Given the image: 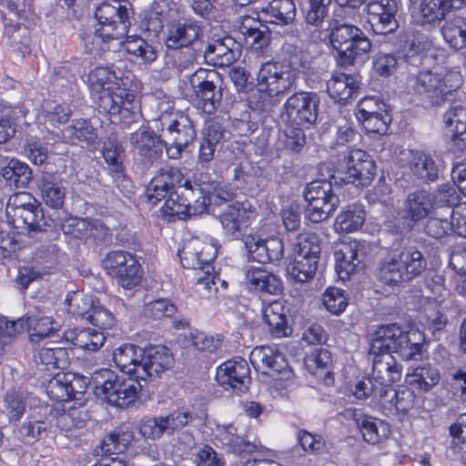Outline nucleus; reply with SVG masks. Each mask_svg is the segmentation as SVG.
<instances>
[{"label": "nucleus", "instance_id": "nucleus-1", "mask_svg": "<svg viewBox=\"0 0 466 466\" xmlns=\"http://www.w3.org/2000/svg\"><path fill=\"white\" fill-rule=\"evenodd\" d=\"M404 339L403 331L397 324L380 326L373 334L369 351L373 356L371 378L379 388L380 398L393 403L397 413L403 417L408 411L407 389L391 388V384L401 377V366L391 353H399Z\"/></svg>", "mask_w": 466, "mask_h": 466}, {"label": "nucleus", "instance_id": "nucleus-2", "mask_svg": "<svg viewBox=\"0 0 466 466\" xmlns=\"http://www.w3.org/2000/svg\"><path fill=\"white\" fill-rule=\"evenodd\" d=\"M161 105L158 106L161 113L156 119L157 122H159L160 128L157 127V129L161 132L168 147L167 148V157L178 159L183 151L196 140V126L188 115L175 110L168 100L163 106Z\"/></svg>", "mask_w": 466, "mask_h": 466}, {"label": "nucleus", "instance_id": "nucleus-3", "mask_svg": "<svg viewBox=\"0 0 466 466\" xmlns=\"http://www.w3.org/2000/svg\"><path fill=\"white\" fill-rule=\"evenodd\" d=\"M93 391L96 399L111 406L128 407L138 399L141 390L139 378L117 374L109 369H101L94 372Z\"/></svg>", "mask_w": 466, "mask_h": 466}, {"label": "nucleus", "instance_id": "nucleus-4", "mask_svg": "<svg viewBox=\"0 0 466 466\" xmlns=\"http://www.w3.org/2000/svg\"><path fill=\"white\" fill-rule=\"evenodd\" d=\"M300 71L291 62L268 61L261 64L257 73V86L260 94L269 97L284 96L296 88Z\"/></svg>", "mask_w": 466, "mask_h": 466}, {"label": "nucleus", "instance_id": "nucleus-5", "mask_svg": "<svg viewBox=\"0 0 466 466\" xmlns=\"http://www.w3.org/2000/svg\"><path fill=\"white\" fill-rule=\"evenodd\" d=\"M134 15L132 5L127 0H105L96 9L99 28L96 35L105 42L126 35Z\"/></svg>", "mask_w": 466, "mask_h": 466}, {"label": "nucleus", "instance_id": "nucleus-6", "mask_svg": "<svg viewBox=\"0 0 466 466\" xmlns=\"http://www.w3.org/2000/svg\"><path fill=\"white\" fill-rule=\"evenodd\" d=\"M195 106L207 115L214 114L223 99V77L215 69L199 67L187 77Z\"/></svg>", "mask_w": 466, "mask_h": 466}, {"label": "nucleus", "instance_id": "nucleus-7", "mask_svg": "<svg viewBox=\"0 0 466 466\" xmlns=\"http://www.w3.org/2000/svg\"><path fill=\"white\" fill-rule=\"evenodd\" d=\"M208 188L202 184L193 185L191 181L185 180L179 187V194L177 198H172L165 200L162 211L165 216L177 217L198 216L211 211V202Z\"/></svg>", "mask_w": 466, "mask_h": 466}, {"label": "nucleus", "instance_id": "nucleus-8", "mask_svg": "<svg viewBox=\"0 0 466 466\" xmlns=\"http://www.w3.org/2000/svg\"><path fill=\"white\" fill-rule=\"evenodd\" d=\"M5 217L8 224L21 230L41 231L46 225L39 203L25 191L15 192L9 196L5 207Z\"/></svg>", "mask_w": 466, "mask_h": 466}, {"label": "nucleus", "instance_id": "nucleus-9", "mask_svg": "<svg viewBox=\"0 0 466 466\" xmlns=\"http://www.w3.org/2000/svg\"><path fill=\"white\" fill-rule=\"evenodd\" d=\"M462 85V76L457 71L445 75L433 74L431 70H420L416 74L413 85L415 92L426 96L432 106H440L456 92Z\"/></svg>", "mask_w": 466, "mask_h": 466}, {"label": "nucleus", "instance_id": "nucleus-10", "mask_svg": "<svg viewBox=\"0 0 466 466\" xmlns=\"http://www.w3.org/2000/svg\"><path fill=\"white\" fill-rule=\"evenodd\" d=\"M97 107L100 112L108 114L112 122L125 118L136 121L138 117V101L135 91L112 85L103 88L96 98Z\"/></svg>", "mask_w": 466, "mask_h": 466}, {"label": "nucleus", "instance_id": "nucleus-11", "mask_svg": "<svg viewBox=\"0 0 466 466\" xmlns=\"http://www.w3.org/2000/svg\"><path fill=\"white\" fill-rule=\"evenodd\" d=\"M202 35L201 25L192 18L170 19L166 25L165 46L168 50L181 51L186 49L187 59L179 64L187 67L195 59V49L192 47Z\"/></svg>", "mask_w": 466, "mask_h": 466}, {"label": "nucleus", "instance_id": "nucleus-12", "mask_svg": "<svg viewBox=\"0 0 466 466\" xmlns=\"http://www.w3.org/2000/svg\"><path fill=\"white\" fill-rule=\"evenodd\" d=\"M303 196L308 203L305 217L312 223H319L329 218L339 204L332 183L325 179L307 184Z\"/></svg>", "mask_w": 466, "mask_h": 466}, {"label": "nucleus", "instance_id": "nucleus-13", "mask_svg": "<svg viewBox=\"0 0 466 466\" xmlns=\"http://www.w3.org/2000/svg\"><path fill=\"white\" fill-rule=\"evenodd\" d=\"M340 180L356 187L369 186L376 175V163L366 151L359 148L348 150L340 162Z\"/></svg>", "mask_w": 466, "mask_h": 466}, {"label": "nucleus", "instance_id": "nucleus-14", "mask_svg": "<svg viewBox=\"0 0 466 466\" xmlns=\"http://www.w3.org/2000/svg\"><path fill=\"white\" fill-rule=\"evenodd\" d=\"M411 292V303L413 309L417 312L413 316L415 319L432 331L440 330L446 324L447 319L440 309L439 302L429 296L431 292L429 281L425 279L420 289H412Z\"/></svg>", "mask_w": 466, "mask_h": 466}, {"label": "nucleus", "instance_id": "nucleus-15", "mask_svg": "<svg viewBox=\"0 0 466 466\" xmlns=\"http://www.w3.org/2000/svg\"><path fill=\"white\" fill-rule=\"evenodd\" d=\"M224 233L231 238L241 237L250 225L255 216L252 205L246 202L235 201L228 204L221 210L216 212Z\"/></svg>", "mask_w": 466, "mask_h": 466}, {"label": "nucleus", "instance_id": "nucleus-16", "mask_svg": "<svg viewBox=\"0 0 466 466\" xmlns=\"http://www.w3.org/2000/svg\"><path fill=\"white\" fill-rule=\"evenodd\" d=\"M184 175L177 167H165L157 170L155 177L150 180L147 196L148 200L157 204L162 199L177 198L179 194V187H182Z\"/></svg>", "mask_w": 466, "mask_h": 466}, {"label": "nucleus", "instance_id": "nucleus-17", "mask_svg": "<svg viewBox=\"0 0 466 466\" xmlns=\"http://www.w3.org/2000/svg\"><path fill=\"white\" fill-rule=\"evenodd\" d=\"M216 380L226 390L244 393L251 383L249 366L242 358L228 360L218 367Z\"/></svg>", "mask_w": 466, "mask_h": 466}, {"label": "nucleus", "instance_id": "nucleus-18", "mask_svg": "<svg viewBox=\"0 0 466 466\" xmlns=\"http://www.w3.org/2000/svg\"><path fill=\"white\" fill-rule=\"evenodd\" d=\"M319 102L318 93L299 91L286 100L284 108L289 118L298 125H312L318 119Z\"/></svg>", "mask_w": 466, "mask_h": 466}, {"label": "nucleus", "instance_id": "nucleus-19", "mask_svg": "<svg viewBox=\"0 0 466 466\" xmlns=\"http://www.w3.org/2000/svg\"><path fill=\"white\" fill-rule=\"evenodd\" d=\"M162 134L153 130L138 129L131 134L130 143L142 161L145 168H149L162 157L163 149L168 147Z\"/></svg>", "mask_w": 466, "mask_h": 466}, {"label": "nucleus", "instance_id": "nucleus-20", "mask_svg": "<svg viewBox=\"0 0 466 466\" xmlns=\"http://www.w3.org/2000/svg\"><path fill=\"white\" fill-rule=\"evenodd\" d=\"M368 23L376 35H388L397 30L395 18L398 10L395 0H380L367 4Z\"/></svg>", "mask_w": 466, "mask_h": 466}, {"label": "nucleus", "instance_id": "nucleus-21", "mask_svg": "<svg viewBox=\"0 0 466 466\" xmlns=\"http://www.w3.org/2000/svg\"><path fill=\"white\" fill-rule=\"evenodd\" d=\"M173 360V355L166 346L149 345L143 348V361L137 368V378L142 380L156 378L159 373L168 370Z\"/></svg>", "mask_w": 466, "mask_h": 466}, {"label": "nucleus", "instance_id": "nucleus-22", "mask_svg": "<svg viewBox=\"0 0 466 466\" xmlns=\"http://www.w3.org/2000/svg\"><path fill=\"white\" fill-rule=\"evenodd\" d=\"M365 257V248L362 244L357 241L342 244L335 252L336 270L339 278L349 279L351 274L363 268Z\"/></svg>", "mask_w": 466, "mask_h": 466}, {"label": "nucleus", "instance_id": "nucleus-23", "mask_svg": "<svg viewBox=\"0 0 466 466\" xmlns=\"http://www.w3.org/2000/svg\"><path fill=\"white\" fill-rule=\"evenodd\" d=\"M247 287L262 295H280L283 291V282L275 274L259 267H247L245 269Z\"/></svg>", "mask_w": 466, "mask_h": 466}, {"label": "nucleus", "instance_id": "nucleus-24", "mask_svg": "<svg viewBox=\"0 0 466 466\" xmlns=\"http://www.w3.org/2000/svg\"><path fill=\"white\" fill-rule=\"evenodd\" d=\"M236 46L237 42L231 36L213 39L205 48V60L215 66H229L238 56Z\"/></svg>", "mask_w": 466, "mask_h": 466}, {"label": "nucleus", "instance_id": "nucleus-25", "mask_svg": "<svg viewBox=\"0 0 466 466\" xmlns=\"http://www.w3.org/2000/svg\"><path fill=\"white\" fill-rule=\"evenodd\" d=\"M407 43L408 36L403 35L392 54L378 53L373 60L374 71L381 76H389L399 68L406 67L408 64Z\"/></svg>", "mask_w": 466, "mask_h": 466}, {"label": "nucleus", "instance_id": "nucleus-26", "mask_svg": "<svg viewBox=\"0 0 466 466\" xmlns=\"http://www.w3.org/2000/svg\"><path fill=\"white\" fill-rule=\"evenodd\" d=\"M326 86L329 96L336 102L345 105L358 96L360 80L354 75L335 73Z\"/></svg>", "mask_w": 466, "mask_h": 466}, {"label": "nucleus", "instance_id": "nucleus-27", "mask_svg": "<svg viewBox=\"0 0 466 466\" xmlns=\"http://www.w3.org/2000/svg\"><path fill=\"white\" fill-rule=\"evenodd\" d=\"M435 160L420 151H410V181L419 185L429 184L439 177Z\"/></svg>", "mask_w": 466, "mask_h": 466}, {"label": "nucleus", "instance_id": "nucleus-28", "mask_svg": "<svg viewBox=\"0 0 466 466\" xmlns=\"http://www.w3.org/2000/svg\"><path fill=\"white\" fill-rule=\"evenodd\" d=\"M445 134L450 137L453 147L460 151L466 150V109L458 105L451 106L443 116Z\"/></svg>", "mask_w": 466, "mask_h": 466}, {"label": "nucleus", "instance_id": "nucleus-29", "mask_svg": "<svg viewBox=\"0 0 466 466\" xmlns=\"http://www.w3.org/2000/svg\"><path fill=\"white\" fill-rule=\"evenodd\" d=\"M249 357L255 369H260L270 376L280 373L288 365L284 355L269 346L256 347Z\"/></svg>", "mask_w": 466, "mask_h": 466}, {"label": "nucleus", "instance_id": "nucleus-30", "mask_svg": "<svg viewBox=\"0 0 466 466\" xmlns=\"http://www.w3.org/2000/svg\"><path fill=\"white\" fill-rule=\"evenodd\" d=\"M365 441L370 444L379 443L390 433V427L383 420L369 416L360 410H354L351 414Z\"/></svg>", "mask_w": 466, "mask_h": 466}, {"label": "nucleus", "instance_id": "nucleus-31", "mask_svg": "<svg viewBox=\"0 0 466 466\" xmlns=\"http://www.w3.org/2000/svg\"><path fill=\"white\" fill-rule=\"evenodd\" d=\"M408 273V253L400 251L382 262L378 268V278L381 283L390 287H398L404 281Z\"/></svg>", "mask_w": 466, "mask_h": 466}, {"label": "nucleus", "instance_id": "nucleus-32", "mask_svg": "<svg viewBox=\"0 0 466 466\" xmlns=\"http://www.w3.org/2000/svg\"><path fill=\"white\" fill-rule=\"evenodd\" d=\"M259 15L266 23L287 25L296 16V5L293 0H271L261 7Z\"/></svg>", "mask_w": 466, "mask_h": 466}, {"label": "nucleus", "instance_id": "nucleus-33", "mask_svg": "<svg viewBox=\"0 0 466 466\" xmlns=\"http://www.w3.org/2000/svg\"><path fill=\"white\" fill-rule=\"evenodd\" d=\"M34 360L39 372L53 374L56 369H65L69 363V353L64 347L42 348L35 355Z\"/></svg>", "mask_w": 466, "mask_h": 466}, {"label": "nucleus", "instance_id": "nucleus-34", "mask_svg": "<svg viewBox=\"0 0 466 466\" xmlns=\"http://www.w3.org/2000/svg\"><path fill=\"white\" fill-rule=\"evenodd\" d=\"M113 360L124 374L137 378V368L143 361V348L135 344H124L113 351Z\"/></svg>", "mask_w": 466, "mask_h": 466}, {"label": "nucleus", "instance_id": "nucleus-35", "mask_svg": "<svg viewBox=\"0 0 466 466\" xmlns=\"http://www.w3.org/2000/svg\"><path fill=\"white\" fill-rule=\"evenodd\" d=\"M262 318L274 337H286L291 332L288 325L286 308L281 301L274 300L265 306Z\"/></svg>", "mask_w": 466, "mask_h": 466}, {"label": "nucleus", "instance_id": "nucleus-36", "mask_svg": "<svg viewBox=\"0 0 466 466\" xmlns=\"http://www.w3.org/2000/svg\"><path fill=\"white\" fill-rule=\"evenodd\" d=\"M26 331L33 342L53 336L59 330V324L52 317L46 316L41 312H28L25 316Z\"/></svg>", "mask_w": 466, "mask_h": 466}, {"label": "nucleus", "instance_id": "nucleus-37", "mask_svg": "<svg viewBox=\"0 0 466 466\" xmlns=\"http://www.w3.org/2000/svg\"><path fill=\"white\" fill-rule=\"evenodd\" d=\"M371 41L366 34L359 27L358 34L355 33L350 40L339 50L338 55L342 66H352L360 56L367 55L371 49Z\"/></svg>", "mask_w": 466, "mask_h": 466}, {"label": "nucleus", "instance_id": "nucleus-38", "mask_svg": "<svg viewBox=\"0 0 466 466\" xmlns=\"http://www.w3.org/2000/svg\"><path fill=\"white\" fill-rule=\"evenodd\" d=\"M224 136L225 129L219 122L210 120L207 123L206 127L202 131V137L199 142V161L209 162L213 159L215 150L224 138Z\"/></svg>", "mask_w": 466, "mask_h": 466}, {"label": "nucleus", "instance_id": "nucleus-39", "mask_svg": "<svg viewBox=\"0 0 466 466\" xmlns=\"http://www.w3.org/2000/svg\"><path fill=\"white\" fill-rule=\"evenodd\" d=\"M434 208L433 199L429 190L422 187L410 193V229L420 226Z\"/></svg>", "mask_w": 466, "mask_h": 466}, {"label": "nucleus", "instance_id": "nucleus-40", "mask_svg": "<svg viewBox=\"0 0 466 466\" xmlns=\"http://www.w3.org/2000/svg\"><path fill=\"white\" fill-rule=\"evenodd\" d=\"M37 187L46 205L55 209H59L63 207L66 190L54 175L43 174L37 179Z\"/></svg>", "mask_w": 466, "mask_h": 466}, {"label": "nucleus", "instance_id": "nucleus-41", "mask_svg": "<svg viewBox=\"0 0 466 466\" xmlns=\"http://www.w3.org/2000/svg\"><path fill=\"white\" fill-rule=\"evenodd\" d=\"M121 42L124 50L140 64L150 65L157 58L156 47L137 35H124Z\"/></svg>", "mask_w": 466, "mask_h": 466}, {"label": "nucleus", "instance_id": "nucleus-42", "mask_svg": "<svg viewBox=\"0 0 466 466\" xmlns=\"http://www.w3.org/2000/svg\"><path fill=\"white\" fill-rule=\"evenodd\" d=\"M63 138L70 144L85 143L94 145L97 139V129L88 119L79 118L62 130Z\"/></svg>", "mask_w": 466, "mask_h": 466}, {"label": "nucleus", "instance_id": "nucleus-43", "mask_svg": "<svg viewBox=\"0 0 466 466\" xmlns=\"http://www.w3.org/2000/svg\"><path fill=\"white\" fill-rule=\"evenodd\" d=\"M0 175L9 187L25 188L32 179V170L29 166L16 158L9 159L1 167Z\"/></svg>", "mask_w": 466, "mask_h": 466}, {"label": "nucleus", "instance_id": "nucleus-44", "mask_svg": "<svg viewBox=\"0 0 466 466\" xmlns=\"http://www.w3.org/2000/svg\"><path fill=\"white\" fill-rule=\"evenodd\" d=\"M436 58V50L429 37L420 33L413 35L410 43V66L431 65Z\"/></svg>", "mask_w": 466, "mask_h": 466}, {"label": "nucleus", "instance_id": "nucleus-45", "mask_svg": "<svg viewBox=\"0 0 466 466\" xmlns=\"http://www.w3.org/2000/svg\"><path fill=\"white\" fill-rule=\"evenodd\" d=\"M293 251L294 259L293 262L287 267L288 275L292 279L301 283L312 279L319 268V261H315L314 264L309 268L307 265H309L308 262H310L309 259L311 260V252Z\"/></svg>", "mask_w": 466, "mask_h": 466}, {"label": "nucleus", "instance_id": "nucleus-46", "mask_svg": "<svg viewBox=\"0 0 466 466\" xmlns=\"http://www.w3.org/2000/svg\"><path fill=\"white\" fill-rule=\"evenodd\" d=\"M365 221V210L360 204H352L336 218L335 229L339 232H353L360 228Z\"/></svg>", "mask_w": 466, "mask_h": 466}, {"label": "nucleus", "instance_id": "nucleus-47", "mask_svg": "<svg viewBox=\"0 0 466 466\" xmlns=\"http://www.w3.org/2000/svg\"><path fill=\"white\" fill-rule=\"evenodd\" d=\"M445 41L453 48L466 46V21L461 16H455L447 21L441 28Z\"/></svg>", "mask_w": 466, "mask_h": 466}, {"label": "nucleus", "instance_id": "nucleus-48", "mask_svg": "<svg viewBox=\"0 0 466 466\" xmlns=\"http://www.w3.org/2000/svg\"><path fill=\"white\" fill-rule=\"evenodd\" d=\"M96 303L92 296L78 290L68 293L66 299L68 313L86 320Z\"/></svg>", "mask_w": 466, "mask_h": 466}, {"label": "nucleus", "instance_id": "nucleus-49", "mask_svg": "<svg viewBox=\"0 0 466 466\" xmlns=\"http://www.w3.org/2000/svg\"><path fill=\"white\" fill-rule=\"evenodd\" d=\"M410 369H413L412 373L410 374V385L412 387L427 391L439 381L438 371L429 364H422L414 368L413 365L410 364Z\"/></svg>", "mask_w": 466, "mask_h": 466}, {"label": "nucleus", "instance_id": "nucleus-50", "mask_svg": "<svg viewBox=\"0 0 466 466\" xmlns=\"http://www.w3.org/2000/svg\"><path fill=\"white\" fill-rule=\"evenodd\" d=\"M329 41L332 47L339 52V49L347 43L350 36L355 33L358 34L359 27L352 24L341 22L334 19L329 23Z\"/></svg>", "mask_w": 466, "mask_h": 466}, {"label": "nucleus", "instance_id": "nucleus-51", "mask_svg": "<svg viewBox=\"0 0 466 466\" xmlns=\"http://www.w3.org/2000/svg\"><path fill=\"white\" fill-rule=\"evenodd\" d=\"M178 256L182 266L188 269H205L206 267L209 268V262L213 259V257L206 256L204 248L198 250L197 248L192 247L190 244L178 250Z\"/></svg>", "mask_w": 466, "mask_h": 466}, {"label": "nucleus", "instance_id": "nucleus-52", "mask_svg": "<svg viewBox=\"0 0 466 466\" xmlns=\"http://www.w3.org/2000/svg\"><path fill=\"white\" fill-rule=\"evenodd\" d=\"M212 187L208 185V194L211 202V212L216 214V212L221 210L228 204L234 203L233 201L236 191L234 188L228 185L221 184L217 182L215 185H211Z\"/></svg>", "mask_w": 466, "mask_h": 466}, {"label": "nucleus", "instance_id": "nucleus-53", "mask_svg": "<svg viewBox=\"0 0 466 466\" xmlns=\"http://www.w3.org/2000/svg\"><path fill=\"white\" fill-rule=\"evenodd\" d=\"M448 12L444 6V0H422L419 7L420 17L416 19L422 24H431L442 20Z\"/></svg>", "mask_w": 466, "mask_h": 466}, {"label": "nucleus", "instance_id": "nucleus-54", "mask_svg": "<svg viewBox=\"0 0 466 466\" xmlns=\"http://www.w3.org/2000/svg\"><path fill=\"white\" fill-rule=\"evenodd\" d=\"M253 23L254 25L248 26L243 24L240 27L246 42L249 43L250 46H255L257 49L268 46L271 39L270 30L265 25H256V22Z\"/></svg>", "mask_w": 466, "mask_h": 466}, {"label": "nucleus", "instance_id": "nucleus-55", "mask_svg": "<svg viewBox=\"0 0 466 466\" xmlns=\"http://www.w3.org/2000/svg\"><path fill=\"white\" fill-rule=\"evenodd\" d=\"M434 208L437 210L439 208H447V216L450 210L455 209L461 200L460 194L456 185L443 184L440 186L432 197Z\"/></svg>", "mask_w": 466, "mask_h": 466}, {"label": "nucleus", "instance_id": "nucleus-56", "mask_svg": "<svg viewBox=\"0 0 466 466\" xmlns=\"http://www.w3.org/2000/svg\"><path fill=\"white\" fill-rule=\"evenodd\" d=\"M321 239L316 233H302L298 236L293 250L311 252V260L307 265L310 268L315 261L320 260Z\"/></svg>", "mask_w": 466, "mask_h": 466}, {"label": "nucleus", "instance_id": "nucleus-57", "mask_svg": "<svg viewBox=\"0 0 466 466\" xmlns=\"http://www.w3.org/2000/svg\"><path fill=\"white\" fill-rule=\"evenodd\" d=\"M322 300L326 309L333 315L341 314L349 304L346 291L337 287H329L323 294Z\"/></svg>", "mask_w": 466, "mask_h": 466}, {"label": "nucleus", "instance_id": "nucleus-58", "mask_svg": "<svg viewBox=\"0 0 466 466\" xmlns=\"http://www.w3.org/2000/svg\"><path fill=\"white\" fill-rule=\"evenodd\" d=\"M122 151V146L116 140L108 139L104 143L102 151L103 157L106 162L111 167L110 171L117 178L124 176V167L120 160Z\"/></svg>", "mask_w": 466, "mask_h": 466}, {"label": "nucleus", "instance_id": "nucleus-59", "mask_svg": "<svg viewBox=\"0 0 466 466\" xmlns=\"http://www.w3.org/2000/svg\"><path fill=\"white\" fill-rule=\"evenodd\" d=\"M46 394L58 402L70 400L67 373L57 372L52 376L46 385Z\"/></svg>", "mask_w": 466, "mask_h": 466}, {"label": "nucleus", "instance_id": "nucleus-60", "mask_svg": "<svg viewBox=\"0 0 466 466\" xmlns=\"http://www.w3.org/2000/svg\"><path fill=\"white\" fill-rule=\"evenodd\" d=\"M422 231L432 238L441 239L451 233L452 225H451V219L441 218L438 211L435 210L433 216L428 218L426 223H423Z\"/></svg>", "mask_w": 466, "mask_h": 466}, {"label": "nucleus", "instance_id": "nucleus-61", "mask_svg": "<svg viewBox=\"0 0 466 466\" xmlns=\"http://www.w3.org/2000/svg\"><path fill=\"white\" fill-rule=\"evenodd\" d=\"M117 283L124 289H132L141 281L140 265L135 258H128L127 264L122 268V272L114 275Z\"/></svg>", "mask_w": 466, "mask_h": 466}, {"label": "nucleus", "instance_id": "nucleus-62", "mask_svg": "<svg viewBox=\"0 0 466 466\" xmlns=\"http://www.w3.org/2000/svg\"><path fill=\"white\" fill-rule=\"evenodd\" d=\"M86 414L78 409H70L56 417V426L63 431L82 429L86 426Z\"/></svg>", "mask_w": 466, "mask_h": 466}, {"label": "nucleus", "instance_id": "nucleus-63", "mask_svg": "<svg viewBox=\"0 0 466 466\" xmlns=\"http://www.w3.org/2000/svg\"><path fill=\"white\" fill-rule=\"evenodd\" d=\"M197 418V414L187 409L173 410L167 416H163L167 434H173L174 431L183 429L190 424Z\"/></svg>", "mask_w": 466, "mask_h": 466}, {"label": "nucleus", "instance_id": "nucleus-64", "mask_svg": "<svg viewBox=\"0 0 466 466\" xmlns=\"http://www.w3.org/2000/svg\"><path fill=\"white\" fill-rule=\"evenodd\" d=\"M132 440V435L127 432H113L106 435L101 442L103 453L118 454L126 451Z\"/></svg>", "mask_w": 466, "mask_h": 466}]
</instances>
